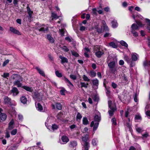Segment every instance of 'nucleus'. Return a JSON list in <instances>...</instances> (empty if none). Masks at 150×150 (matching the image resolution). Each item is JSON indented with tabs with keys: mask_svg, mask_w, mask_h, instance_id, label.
Listing matches in <instances>:
<instances>
[{
	"mask_svg": "<svg viewBox=\"0 0 150 150\" xmlns=\"http://www.w3.org/2000/svg\"><path fill=\"white\" fill-rule=\"evenodd\" d=\"M62 49L63 50L66 52H67L69 50L67 48V47L65 46H63L62 47Z\"/></svg>",
	"mask_w": 150,
	"mask_h": 150,
	"instance_id": "774afa93",
	"label": "nucleus"
},
{
	"mask_svg": "<svg viewBox=\"0 0 150 150\" xmlns=\"http://www.w3.org/2000/svg\"><path fill=\"white\" fill-rule=\"evenodd\" d=\"M82 118V116L81 115V114L79 112H78L76 115V120H80Z\"/></svg>",
	"mask_w": 150,
	"mask_h": 150,
	"instance_id": "a18cd8bd",
	"label": "nucleus"
},
{
	"mask_svg": "<svg viewBox=\"0 0 150 150\" xmlns=\"http://www.w3.org/2000/svg\"><path fill=\"white\" fill-rule=\"evenodd\" d=\"M35 69L38 71V73H39L40 74L43 76H45V73L43 70H41L40 68L38 67H36L35 68Z\"/></svg>",
	"mask_w": 150,
	"mask_h": 150,
	"instance_id": "a211bd4d",
	"label": "nucleus"
},
{
	"mask_svg": "<svg viewBox=\"0 0 150 150\" xmlns=\"http://www.w3.org/2000/svg\"><path fill=\"white\" fill-rule=\"evenodd\" d=\"M4 99L5 104L10 105L11 99L10 98L6 96H4Z\"/></svg>",
	"mask_w": 150,
	"mask_h": 150,
	"instance_id": "f8f14e48",
	"label": "nucleus"
},
{
	"mask_svg": "<svg viewBox=\"0 0 150 150\" xmlns=\"http://www.w3.org/2000/svg\"><path fill=\"white\" fill-rule=\"evenodd\" d=\"M135 120L136 121L139 122L141 120V117L139 115H137L135 116Z\"/></svg>",
	"mask_w": 150,
	"mask_h": 150,
	"instance_id": "72a5a7b5",
	"label": "nucleus"
},
{
	"mask_svg": "<svg viewBox=\"0 0 150 150\" xmlns=\"http://www.w3.org/2000/svg\"><path fill=\"white\" fill-rule=\"evenodd\" d=\"M135 128L137 132L139 133H142L143 131L142 128L139 127L137 125H136Z\"/></svg>",
	"mask_w": 150,
	"mask_h": 150,
	"instance_id": "b1692460",
	"label": "nucleus"
},
{
	"mask_svg": "<svg viewBox=\"0 0 150 150\" xmlns=\"http://www.w3.org/2000/svg\"><path fill=\"white\" fill-rule=\"evenodd\" d=\"M58 128V125L55 124L52 125L51 126V129L53 131L57 129Z\"/></svg>",
	"mask_w": 150,
	"mask_h": 150,
	"instance_id": "58836bf2",
	"label": "nucleus"
},
{
	"mask_svg": "<svg viewBox=\"0 0 150 150\" xmlns=\"http://www.w3.org/2000/svg\"><path fill=\"white\" fill-rule=\"evenodd\" d=\"M17 132V130L16 129H15L12 131L11 132V134L12 135H15Z\"/></svg>",
	"mask_w": 150,
	"mask_h": 150,
	"instance_id": "bf43d9fd",
	"label": "nucleus"
},
{
	"mask_svg": "<svg viewBox=\"0 0 150 150\" xmlns=\"http://www.w3.org/2000/svg\"><path fill=\"white\" fill-rule=\"evenodd\" d=\"M11 77L13 79L15 80L13 82V84L14 85L17 86L18 87H21L22 86V83L21 81L22 80V78L21 76L17 74H13Z\"/></svg>",
	"mask_w": 150,
	"mask_h": 150,
	"instance_id": "f03ea898",
	"label": "nucleus"
},
{
	"mask_svg": "<svg viewBox=\"0 0 150 150\" xmlns=\"http://www.w3.org/2000/svg\"><path fill=\"white\" fill-rule=\"evenodd\" d=\"M48 25L47 24L40 25L36 29L39 32H41L45 33L46 31H48Z\"/></svg>",
	"mask_w": 150,
	"mask_h": 150,
	"instance_id": "39448f33",
	"label": "nucleus"
},
{
	"mask_svg": "<svg viewBox=\"0 0 150 150\" xmlns=\"http://www.w3.org/2000/svg\"><path fill=\"white\" fill-rule=\"evenodd\" d=\"M33 97L35 102L39 101L41 99V97L40 96V93H35Z\"/></svg>",
	"mask_w": 150,
	"mask_h": 150,
	"instance_id": "1a4fd4ad",
	"label": "nucleus"
},
{
	"mask_svg": "<svg viewBox=\"0 0 150 150\" xmlns=\"http://www.w3.org/2000/svg\"><path fill=\"white\" fill-rule=\"evenodd\" d=\"M83 78L84 81L87 82L90 81V79L85 75H83Z\"/></svg>",
	"mask_w": 150,
	"mask_h": 150,
	"instance_id": "3c124183",
	"label": "nucleus"
},
{
	"mask_svg": "<svg viewBox=\"0 0 150 150\" xmlns=\"http://www.w3.org/2000/svg\"><path fill=\"white\" fill-rule=\"evenodd\" d=\"M100 46L96 45L95 46L93 50L95 52L96 55L98 58L100 57L104 53L103 51H100Z\"/></svg>",
	"mask_w": 150,
	"mask_h": 150,
	"instance_id": "7ed1b4c3",
	"label": "nucleus"
},
{
	"mask_svg": "<svg viewBox=\"0 0 150 150\" xmlns=\"http://www.w3.org/2000/svg\"><path fill=\"white\" fill-rule=\"evenodd\" d=\"M100 120V116L99 114L96 115L94 117V120L91 122L90 125L91 127H93V130L95 131L98 128L99 122Z\"/></svg>",
	"mask_w": 150,
	"mask_h": 150,
	"instance_id": "f257e3e1",
	"label": "nucleus"
},
{
	"mask_svg": "<svg viewBox=\"0 0 150 150\" xmlns=\"http://www.w3.org/2000/svg\"><path fill=\"white\" fill-rule=\"evenodd\" d=\"M120 43L122 46H124L126 47H128V45L124 41L121 40L120 41Z\"/></svg>",
	"mask_w": 150,
	"mask_h": 150,
	"instance_id": "a19ab883",
	"label": "nucleus"
},
{
	"mask_svg": "<svg viewBox=\"0 0 150 150\" xmlns=\"http://www.w3.org/2000/svg\"><path fill=\"white\" fill-rule=\"evenodd\" d=\"M112 103V101L110 100L108 101V106L110 109L108 110V113L110 117H111L113 116L114 112L116 110V107L115 106H112L111 105Z\"/></svg>",
	"mask_w": 150,
	"mask_h": 150,
	"instance_id": "20e7f679",
	"label": "nucleus"
},
{
	"mask_svg": "<svg viewBox=\"0 0 150 150\" xmlns=\"http://www.w3.org/2000/svg\"><path fill=\"white\" fill-rule=\"evenodd\" d=\"M83 123L84 125H87L88 124V121L86 117H85L83 118Z\"/></svg>",
	"mask_w": 150,
	"mask_h": 150,
	"instance_id": "c9c22d12",
	"label": "nucleus"
},
{
	"mask_svg": "<svg viewBox=\"0 0 150 150\" xmlns=\"http://www.w3.org/2000/svg\"><path fill=\"white\" fill-rule=\"evenodd\" d=\"M124 59L128 64H129V62L132 60L128 56L125 54L124 55Z\"/></svg>",
	"mask_w": 150,
	"mask_h": 150,
	"instance_id": "c85d7f7f",
	"label": "nucleus"
},
{
	"mask_svg": "<svg viewBox=\"0 0 150 150\" xmlns=\"http://www.w3.org/2000/svg\"><path fill=\"white\" fill-rule=\"evenodd\" d=\"M9 74L8 73H4L3 75H2V76L4 78H6L7 77H9Z\"/></svg>",
	"mask_w": 150,
	"mask_h": 150,
	"instance_id": "680f3d73",
	"label": "nucleus"
},
{
	"mask_svg": "<svg viewBox=\"0 0 150 150\" xmlns=\"http://www.w3.org/2000/svg\"><path fill=\"white\" fill-rule=\"evenodd\" d=\"M27 100V98L25 96H22L21 98V102L24 104L26 103Z\"/></svg>",
	"mask_w": 150,
	"mask_h": 150,
	"instance_id": "4be33fe9",
	"label": "nucleus"
},
{
	"mask_svg": "<svg viewBox=\"0 0 150 150\" xmlns=\"http://www.w3.org/2000/svg\"><path fill=\"white\" fill-rule=\"evenodd\" d=\"M50 118H48L47 120H46L45 122V125L47 128L49 129H50V128H51L50 125H49V122Z\"/></svg>",
	"mask_w": 150,
	"mask_h": 150,
	"instance_id": "f704fd0d",
	"label": "nucleus"
},
{
	"mask_svg": "<svg viewBox=\"0 0 150 150\" xmlns=\"http://www.w3.org/2000/svg\"><path fill=\"white\" fill-rule=\"evenodd\" d=\"M26 8H27V12L28 14V18L30 19L32 17V15L33 13V12L32 11H31V9L28 5V6Z\"/></svg>",
	"mask_w": 150,
	"mask_h": 150,
	"instance_id": "9b49d317",
	"label": "nucleus"
},
{
	"mask_svg": "<svg viewBox=\"0 0 150 150\" xmlns=\"http://www.w3.org/2000/svg\"><path fill=\"white\" fill-rule=\"evenodd\" d=\"M112 27L114 28H116L118 26L117 21L116 20H114L111 22Z\"/></svg>",
	"mask_w": 150,
	"mask_h": 150,
	"instance_id": "473e14b6",
	"label": "nucleus"
},
{
	"mask_svg": "<svg viewBox=\"0 0 150 150\" xmlns=\"http://www.w3.org/2000/svg\"><path fill=\"white\" fill-rule=\"evenodd\" d=\"M98 12V10L96 8H93L92 9V13L93 15H97Z\"/></svg>",
	"mask_w": 150,
	"mask_h": 150,
	"instance_id": "4d7b16f0",
	"label": "nucleus"
},
{
	"mask_svg": "<svg viewBox=\"0 0 150 150\" xmlns=\"http://www.w3.org/2000/svg\"><path fill=\"white\" fill-rule=\"evenodd\" d=\"M92 82L93 84V85L95 87L96 86V88H98V81L97 79H93L92 80Z\"/></svg>",
	"mask_w": 150,
	"mask_h": 150,
	"instance_id": "aec40b11",
	"label": "nucleus"
},
{
	"mask_svg": "<svg viewBox=\"0 0 150 150\" xmlns=\"http://www.w3.org/2000/svg\"><path fill=\"white\" fill-rule=\"evenodd\" d=\"M109 45L110 46L113 48H116L117 47V45L113 42H110L109 44Z\"/></svg>",
	"mask_w": 150,
	"mask_h": 150,
	"instance_id": "ea45409f",
	"label": "nucleus"
},
{
	"mask_svg": "<svg viewBox=\"0 0 150 150\" xmlns=\"http://www.w3.org/2000/svg\"><path fill=\"white\" fill-rule=\"evenodd\" d=\"M59 57L61 59V63L62 64H63L65 63H67L68 62V60L66 57H63L61 55L59 56Z\"/></svg>",
	"mask_w": 150,
	"mask_h": 150,
	"instance_id": "2eb2a0df",
	"label": "nucleus"
},
{
	"mask_svg": "<svg viewBox=\"0 0 150 150\" xmlns=\"http://www.w3.org/2000/svg\"><path fill=\"white\" fill-rule=\"evenodd\" d=\"M131 32L133 35L135 37H137L138 35V34L137 32L134 30H131Z\"/></svg>",
	"mask_w": 150,
	"mask_h": 150,
	"instance_id": "e2e57ef3",
	"label": "nucleus"
},
{
	"mask_svg": "<svg viewBox=\"0 0 150 150\" xmlns=\"http://www.w3.org/2000/svg\"><path fill=\"white\" fill-rule=\"evenodd\" d=\"M83 150H88L90 147V144L88 142L84 143L83 145Z\"/></svg>",
	"mask_w": 150,
	"mask_h": 150,
	"instance_id": "f3484780",
	"label": "nucleus"
},
{
	"mask_svg": "<svg viewBox=\"0 0 150 150\" xmlns=\"http://www.w3.org/2000/svg\"><path fill=\"white\" fill-rule=\"evenodd\" d=\"M129 66L131 67H132L134 66L135 65V63L133 61L131 60V61L129 62Z\"/></svg>",
	"mask_w": 150,
	"mask_h": 150,
	"instance_id": "13d9d810",
	"label": "nucleus"
},
{
	"mask_svg": "<svg viewBox=\"0 0 150 150\" xmlns=\"http://www.w3.org/2000/svg\"><path fill=\"white\" fill-rule=\"evenodd\" d=\"M89 75L91 77H93L96 76V72L93 70L90 71V72L88 73Z\"/></svg>",
	"mask_w": 150,
	"mask_h": 150,
	"instance_id": "7c9ffc66",
	"label": "nucleus"
},
{
	"mask_svg": "<svg viewBox=\"0 0 150 150\" xmlns=\"http://www.w3.org/2000/svg\"><path fill=\"white\" fill-rule=\"evenodd\" d=\"M66 91L65 88H62L60 91V93L62 95H65V93Z\"/></svg>",
	"mask_w": 150,
	"mask_h": 150,
	"instance_id": "79ce46f5",
	"label": "nucleus"
},
{
	"mask_svg": "<svg viewBox=\"0 0 150 150\" xmlns=\"http://www.w3.org/2000/svg\"><path fill=\"white\" fill-rule=\"evenodd\" d=\"M135 21L137 25L135 23L132 24L131 26V30L135 31L138 29L139 27H141L143 25V24L140 21Z\"/></svg>",
	"mask_w": 150,
	"mask_h": 150,
	"instance_id": "423d86ee",
	"label": "nucleus"
},
{
	"mask_svg": "<svg viewBox=\"0 0 150 150\" xmlns=\"http://www.w3.org/2000/svg\"><path fill=\"white\" fill-rule=\"evenodd\" d=\"M55 74L56 75L59 77H61L62 76V73L59 72L58 71H55Z\"/></svg>",
	"mask_w": 150,
	"mask_h": 150,
	"instance_id": "864d4df0",
	"label": "nucleus"
},
{
	"mask_svg": "<svg viewBox=\"0 0 150 150\" xmlns=\"http://www.w3.org/2000/svg\"><path fill=\"white\" fill-rule=\"evenodd\" d=\"M71 54L72 55L76 57H78L79 56V55L78 53L74 51H71Z\"/></svg>",
	"mask_w": 150,
	"mask_h": 150,
	"instance_id": "603ef678",
	"label": "nucleus"
},
{
	"mask_svg": "<svg viewBox=\"0 0 150 150\" xmlns=\"http://www.w3.org/2000/svg\"><path fill=\"white\" fill-rule=\"evenodd\" d=\"M17 148V146L16 145L11 146L8 149V150H16Z\"/></svg>",
	"mask_w": 150,
	"mask_h": 150,
	"instance_id": "49530a36",
	"label": "nucleus"
},
{
	"mask_svg": "<svg viewBox=\"0 0 150 150\" xmlns=\"http://www.w3.org/2000/svg\"><path fill=\"white\" fill-rule=\"evenodd\" d=\"M47 38L50 42L52 43L54 42V40L53 38L51 36V35L48 34L47 35Z\"/></svg>",
	"mask_w": 150,
	"mask_h": 150,
	"instance_id": "c756f323",
	"label": "nucleus"
},
{
	"mask_svg": "<svg viewBox=\"0 0 150 150\" xmlns=\"http://www.w3.org/2000/svg\"><path fill=\"white\" fill-rule=\"evenodd\" d=\"M66 31V30L64 28H62L61 29H59V32L61 35H64V32Z\"/></svg>",
	"mask_w": 150,
	"mask_h": 150,
	"instance_id": "de8ad7c7",
	"label": "nucleus"
},
{
	"mask_svg": "<svg viewBox=\"0 0 150 150\" xmlns=\"http://www.w3.org/2000/svg\"><path fill=\"white\" fill-rule=\"evenodd\" d=\"M51 14V17H52V20H53V19H57L59 17L62 16L61 15H60L59 16H57V14L54 12H52Z\"/></svg>",
	"mask_w": 150,
	"mask_h": 150,
	"instance_id": "6ab92c4d",
	"label": "nucleus"
},
{
	"mask_svg": "<svg viewBox=\"0 0 150 150\" xmlns=\"http://www.w3.org/2000/svg\"><path fill=\"white\" fill-rule=\"evenodd\" d=\"M98 141L96 139H92V144L93 146H96L97 145Z\"/></svg>",
	"mask_w": 150,
	"mask_h": 150,
	"instance_id": "4c0bfd02",
	"label": "nucleus"
},
{
	"mask_svg": "<svg viewBox=\"0 0 150 150\" xmlns=\"http://www.w3.org/2000/svg\"><path fill=\"white\" fill-rule=\"evenodd\" d=\"M143 65L144 67L149 65L150 66V61L147 62L146 61H145L144 62Z\"/></svg>",
	"mask_w": 150,
	"mask_h": 150,
	"instance_id": "6e6d98bb",
	"label": "nucleus"
},
{
	"mask_svg": "<svg viewBox=\"0 0 150 150\" xmlns=\"http://www.w3.org/2000/svg\"><path fill=\"white\" fill-rule=\"evenodd\" d=\"M64 80L66 82V83H67V85L69 86V85H70L71 87L72 88L73 87V85L71 83L66 77H64Z\"/></svg>",
	"mask_w": 150,
	"mask_h": 150,
	"instance_id": "cd10ccee",
	"label": "nucleus"
},
{
	"mask_svg": "<svg viewBox=\"0 0 150 150\" xmlns=\"http://www.w3.org/2000/svg\"><path fill=\"white\" fill-rule=\"evenodd\" d=\"M111 86L114 89L116 88L117 87V84L113 82L112 83Z\"/></svg>",
	"mask_w": 150,
	"mask_h": 150,
	"instance_id": "69168bd1",
	"label": "nucleus"
},
{
	"mask_svg": "<svg viewBox=\"0 0 150 150\" xmlns=\"http://www.w3.org/2000/svg\"><path fill=\"white\" fill-rule=\"evenodd\" d=\"M80 84L81 87H84L85 88H87L88 85V83H86L84 82H81Z\"/></svg>",
	"mask_w": 150,
	"mask_h": 150,
	"instance_id": "5fc2aeb1",
	"label": "nucleus"
},
{
	"mask_svg": "<svg viewBox=\"0 0 150 150\" xmlns=\"http://www.w3.org/2000/svg\"><path fill=\"white\" fill-rule=\"evenodd\" d=\"M105 88L106 90V93L108 96H109L110 93V88H107V87L105 86Z\"/></svg>",
	"mask_w": 150,
	"mask_h": 150,
	"instance_id": "c03bdc74",
	"label": "nucleus"
},
{
	"mask_svg": "<svg viewBox=\"0 0 150 150\" xmlns=\"http://www.w3.org/2000/svg\"><path fill=\"white\" fill-rule=\"evenodd\" d=\"M149 136V135L148 133L147 132H146L145 133L142 134V136L141 137L142 139H144V138H147Z\"/></svg>",
	"mask_w": 150,
	"mask_h": 150,
	"instance_id": "09e8293b",
	"label": "nucleus"
},
{
	"mask_svg": "<svg viewBox=\"0 0 150 150\" xmlns=\"http://www.w3.org/2000/svg\"><path fill=\"white\" fill-rule=\"evenodd\" d=\"M108 66L112 72H114L115 71L116 69H113L115 66V62L112 61L110 63L108 64Z\"/></svg>",
	"mask_w": 150,
	"mask_h": 150,
	"instance_id": "0eeeda50",
	"label": "nucleus"
},
{
	"mask_svg": "<svg viewBox=\"0 0 150 150\" xmlns=\"http://www.w3.org/2000/svg\"><path fill=\"white\" fill-rule=\"evenodd\" d=\"M71 147H74L77 145V143L75 141H72L70 142Z\"/></svg>",
	"mask_w": 150,
	"mask_h": 150,
	"instance_id": "37998d69",
	"label": "nucleus"
},
{
	"mask_svg": "<svg viewBox=\"0 0 150 150\" xmlns=\"http://www.w3.org/2000/svg\"><path fill=\"white\" fill-rule=\"evenodd\" d=\"M62 140L63 142H64V144H66L69 141V139L68 138L65 136H63L62 137Z\"/></svg>",
	"mask_w": 150,
	"mask_h": 150,
	"instance_id": "393cba45",
	"label": "nucleus"
},
{
	"mask_svg": "<svg viewBox=\"0 0 150 150\" xmlns=\"http://www.w3.org/2000/svg\"><path fill=\"white\" fill-rule=\"evenodd\" d=\"M10 30L11 32L13 33L17 34L19 35H21L20 33L18 30L12 27H10Z\"/></svg>",
	"mask_w": 150,
	"mask_h": 150,
	"instance_id": "dca6fc26",
	"label": "nucleus"
},
{
	"mask_svg": "<svg viewBox=\"0 0 150 150\" xmlns=\"http://www.w3.org/2000/svg\"><path fill=\"white\" fill-rule=\"evenodd\" d=\"M56 106L57 108L59 110H60L62 109V106L61 104L59 103H56Z\"/></svg>",
	"mask_w": 150,
	"mask_h": 150,
	"instance_id": "8fccbe9b",
	"label": "nucleus"
},
{
	"mask_svg": "<svg viewBox=\"0 0 150 150\" xmlns=\"http://www.w3.org/2000/svg\"><path fill=\"white\" fill-rule=\"evenodd\" d=\"M149 107V106L147 105L145 108V111L146 115L148 118H150V110H148Z\"/></svg>",
	"mask_w": 150,
	"mask_h": 150,
	"instance_id": "4468645a",
	"label": "nucleus"
},
{
	"mask_svg": "<svg viewBox=\"0 0 150 150\" xmlns=\"http://www.w3.org/2000/svg\"><path fill=\"white\" fill-rule=\"evenodd\" d=\"M82 141L84 142V143L87 142V141L89 139L88 135L86 134L84 136H83L82 137Z\"/></svg>",
	"mask_w": 150,
	"mask_h": 150,
	"instance_id": "5701e85b",
	"label": "nucleus"
},
{
	"mask_svg": "<svg viewBox=\"0 0 150 150\" xmlns=\"http://www.w3.org/2000/svg\"><path fill=\"white\" fill-rule=\"evenodd\" d=\"M87 29V28L83 26H81L80 27V30L81 31H84Z\"/></svg>",
	"mask_w": 150,
	"mask_h": 150,
	"instance_id": "338daca9",
	"label": "nucleus"
},
{
	"mask_svg": "<svg viewBox=\"0 0 150 150\" xmlns=\"http://www.w3.org/2000/svg\"><path fill=\"white\" fill-rule=\"evenodd\" d=\"M70 77L71 79L74 80H76V76L73 74H71L70 75Z\"/></svg>",
	"mask_w": 150,
	"mask_h": 150,
	"instance_id": "0e129e2a",
	"label": "nucleus"
},
{
	"mask_svg": "<svg viewBox=\"0 0 150 150\" xmlns=\"http://www.w3.org/2000/svg\"><path fill=\"white\" fill-rule=\"evenodd\" d=\"M132 59V61H136L139 58V56L138 54L135 52L132 53L131 54Z\"/></svg>",
	"mask_w": 150,
	"mask_h": 150,
	"instance_id": "6e6552de",
	"label": "nucleus"
},
{
	"mask_svg": "<svg viewBox=\"0 0 150 150\" xmlns=\"http://www.w3.org/2000/svg\"><path fill=\"white\" fill-rule=\"evenodd\" d=\"M111 121L112 122V124L114 125H116L117 124L116 120L115 118H112Z\"/></svg>",
	"mask_w": 150,
	"mask_h": 150,
	"instance_id": "052dcab7",
	"label": "nucleus"
},
{
	"mask_svg": "<svg viewBox=\"0 0 150 150\" xmlns=\"http://www.w3.org/2000/svg\"><path fill=\"white\" fill-rule=\"evenodd\" d=\"M11 93L13 94L14 96H17L19 93V91L17 88L15 87L12 88V89L11 91Z\"/></svg>",
	"mask_w": 150,
	"mask_h": 150,
	"instance_id": "9d476101",
	"label": "nucleus"
},
{
	"mask_svg": "<svg viewBox=\"0 0 150 150\" xmlns=\"http://www.w3.org/2000/svg\"><path fill=\"white\" fill-rule=\"evenodd\" d=\"M0 118L1 120L3 121L5 120L7 118V115L4 113H1L0 114Z\"/></svg>",
	"mask_w": 150,
	"mask_h": 150,
	"instance_id": "a878e982",
	"label": "nucleus"
},
{
	"mask_svg": "<svg viewBox=\"0 0 150 150\" xmlns=\"http://www.w3.org/2000/svg\"><path fill=\"white\" fill-rule=\"evenodd\" d=\"M35 103L37 110L40 111H42L43 110V107L41 104L39 103H37V102H35Z\"/></svg>",
	"mask_w": 150,
	"mask_h": 150,
	"instance_id": "ddd939ff",
	"label": "nucleus"
},
{
	"mask_svg": "<svg viewBox=\"0 0 150 150\" xmlns=\"http://www.w3.org/2000/svg\"><path fill=\"white\" fill-rule=\"evenodd\" d=\"M146 22L147 23L146 28L150 31V20L147 18L146 19Z\"/></svg>",
	"mask_w": 150,
	"mask_h": 150,
	"instance_id": "2f4dec72",
	"label": "nucleus"
},
{
	"mask_svg": "<svg viewBox=\"0 0 150 150\" xmlns=\"http://www.w3.org/2000/svg\"><path fill=\"white\" fill-rule=\"evenodd\" d=\"M14 123V121L12 119L9 123L8 129H12L13 128V124Z\"/></svg>",
	"mask_w": 150,
	"mask_h": 150,
	"instance_id": "412c9836",
	"label": "nucleus"
},
{
	"mask_svg": "<svg viewBox=\"0 0 150 150\" xmlns=\"http://www.w3.org/2000/svg\"><path fill=\"white\" fill-rule=\"evenodd\" d=\"M133 8V6H130L129 8V10L130 11H131V13L132 14V16L133 18L135 19V12L134 11H133L132 10Z\"/></svg>",
	"mask_w": 150,
	"mask_h": 150,
	"instance_id": "bb28decb",
	"label": "nucleus"
},
{
	"mask_svg": "<svg viewBox=\"0 0 150 150\" xmlns=\"http://www.w3.org/2000/svg\"><path fill=\"white\" fill-rule=\"evenodd\" d=\"M23 88L26 91L30 92H32L33 90L31 87L27 86H24L23 87Z\"/></svg>",
	"mask_w": 150,
	"mask_h": 150,
	"instance_id": "e433bc0d",
	"label": "nucleus"
}]
</instances>
